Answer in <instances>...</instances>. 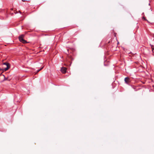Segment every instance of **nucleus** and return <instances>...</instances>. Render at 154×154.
<instances>
[{
  "label": "nucleus",
  "mask_w": 154,
  "mask_h": 154,
  "mask_svg": "<svg viewBox=\"0 0 154 154\" xmlns=\"http://www.w3.org/2000/svg\"><path fill=\"white\" fill-rule=\"evenodd\" d=\"M125 83L127 84H129L130 82V79L128 77H125Z\"/></svg>",
  "instance_id": "nucleus-2"
},
{
  "label": "nucleus",
  "mask_w": 154,
  "mask_h": 154,
  "mask_svg": "<svg viewBox=\"0 0 154 154\" xmlns=\"http://www.w3.org/2000/svg\"><path fill=\"white\" fill-rule=\"evenodd\" d=\"M8 79V78H6L5 77H4V81Z\"/></svg>",
  "instance_id": "nucleus-7"
},
{
  "label": "nucleus",
  "mask_w": 154,
  "mask_h": 154,
  "mask_svg": "<svg viewBox=\"0 0 154 154\" xmlns=\"http://www.w3.org/2000/svg\"><path fill=\"white\" fill-rule=\"evenodd\" d=\"M2 75L3 76H4V77H5V75Z\"/></svg>",
  "instance_id": "nucleus-14"
},
{
  "label": "nucleus",
  "mask_w": 154,
  "mask_h": 154,
  "mask_svg": "<svg viewBox=\"0 0 154 154\" xmlns=\"http://www.w3.org/2000/svg\"><path fill=\"white\" fill-rule=\"evenodd\" d=\"M0 70H2L3 71V69H1L0 68Z\"/></svg>",
  "instance_id": "nucleus-10"
},
{
  "label": "nucleus",
  "mask_w": 154,
  "mask_h": 154,
  "mask_svg": "<svg viewBox=\"0 0 154 154\" xmlns=\"http://www.w3.org/2000/svg\"><path fill=\"white\" fill-rule=\"evenodd\" d=\"M24 37V35H20L19 37V41L23 43H27V42L26 41L24 40L23 38V37Z\"/></svg>",
  "instance_id": "nucleus-1"
},
{
  "label": "nucleus",
  "mask_w": 154,
  "mask_h": 154,
  "mask_svg": "<svg viewBox=\"0 0 154 154\" xmlns=\"http://www.w3.org/2000/svg\"><path fill=\"white\" fill-rule=\"evenodd\" d=\"M3 65H6L7 66H10V64L8 63V62H5V63H3Z\"/></svg>",
  "instance_id": "nucleus-5"
},
{
  "label": "nucleus",
  "mask_w": 154,
  "mask_h": 154,
  "mask_svg": "<svg viewBox=\"0 0 154 154\" xmlns=\"http://www.w3.org/2000/svg\"><path fill=\"white\" fill-rule=\"evenodd\" d=\"M42 69V68H41V69H38V70L37 71V72H38L39 71H40L41 69Z\"/></svg>",
  "instance_id": "nucleus-8"
},
{
  "label": "nucleus",
  "mask_w": 154,
  "mask_h": 154,
  "mask_svg": "<svg viewBox=\"0 0 154 154\" xmlns=\"http://www.w3.org/2000/svg\"><path fill=\"white\" fill-rule=\"evenodd\" d=\"M129 54H131L133 55H134V54H133L131 52H130L129 53Z\"/></svg>",
  "instance_id": "nucleus-9"
},
{
  "label": "nucleus",
  "mask_w": 154,
  "mask_h": 154,
  "mask_svg": "<svg viewBox=\"0 0 154 154\" xmlns=\"http://www.w3.org/2000/svg\"><path fill=\"white\" fill-rule=\"evenodd\" d=\"M143 18L144 19V20H147L146 19H145V18H144V17H143Z\"/></svg>",
  "instance_id": "nucleus-11"
},
{
  "label": "nucleus",
  "mask_w": 154,
  "mask_h": 154,
  "mask_svg": "<svg viewBox=\"0 0 154 154\" xmlns=\"http://www.w3.org/2000/svg\"><path fill=\"white\" fill-rule=\"evenodd\" d=\"M19 12L20 14H21L22 13L20 11H19Z\"/></svg>",
  "instance_id": "nucleus-12"
},
{
  "label": "nucleus",
  "mask_w": 154,
  "mask_h": 154,
  "mask_svg": "<svg viewBox=\"0 0 154 154\" xmlns=\"http://www.w3.org/2000/svg\"><path fill=\"white\" fill-rule=\"evenodd\" d=\"M10 66H7L5 68L3 69V71H6L8 70L10 67Z\"/></svg>",
  "instance_id": "nucleus-4"
},
{
  "label": "nucleus",
  "mask_w": 154,
  "mask_h": 154,
  "mask_svg": "<svg viewBox=\"0 0 154 154\" xmlns=\"http://www.w3.org/2000/svg\"><path fill=\"white\" fill-rule=\"evenodd\" d=\"M150 45L151 46V47L152 48V51H153V50L154 49V46L153 45H152L151 44H150Z\"/></svg>",
  "instance_id": "nucleus-6"
},
{
  "label": "nucleus",
  "mask_w": 154,
  "mask_h": 154,
  "mask_svg": "<svg viewBox=\"0 0 154 154\" xmlns=\"http://www.w3.org/2000/svg\"><path fill=\"white\" fill-rule=\"evenodd\" d=\"M61 72L64 73L66 72V68L65 67H62L61 68V69H60Z\"/></svg>",
  "instance_id": "nucleus-3"
},
{
  "label": "nucleus",
  "mask_w": 154,
  "mask_h": 154,
  "mask_svg": "<svg viewBox=\"0 0 154 154\" xmlns=\"http://www.w3.org/2000/svg\"><path fill=\"white\" fill-rule=\"evenodd\" d=\"M129 56H131H131L130 55H129Z\"/></svg>",
  "instance_id": "nucleus-15"
},
{
  "label": "nucleus",
  "mask_w": 154,
  "mask_h": 154,
  "mask_svg": "<svg viewBox=\"0 0 154 154\" xmlns=\"http://www.w3.org/2000/svg\"><path fill=\"white\" fill-rule=\"evenodd\" d=\"M22 1H23V2H24V1H26V0H22Z\"/></svg>",
  "instance_id": "nucleus-13"
}]
</instances>
